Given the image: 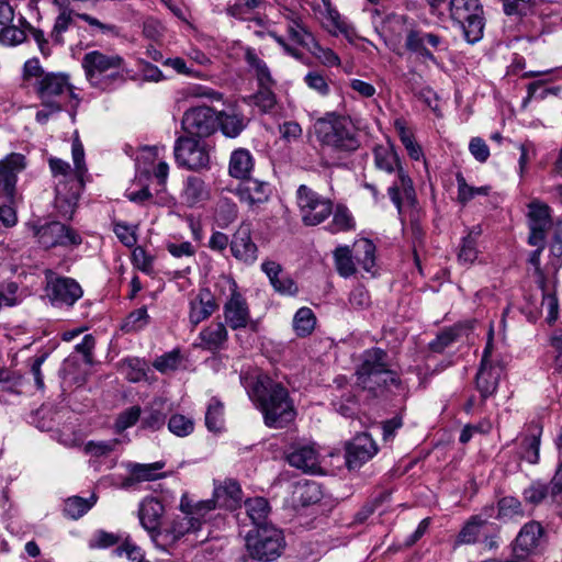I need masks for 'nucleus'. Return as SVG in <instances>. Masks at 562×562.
I'll return each instance as SVG.
<instances>
[{"label": "nucleus", "instance_id": "nucleus-1", "mask_svg": "<svg viewBox=\"0 0 562 562\" xmlns=\"http://www.w3.org/2000/svg\"><path fill=\"white\" fill-rule=\"evenodd\" d=\"M240 381L250 400L263 414L268 427L282 428L294 419L293 402L280 383L260 372L243 373Z\"/></svg>", "mask_w": 562, "mask_h": 562}, {"label": "nucleus", "instance_id": "nucleus-2", "mask_svg": "<svg viewBox=\"0 0 562 562\" xmlns=\"http://www.w3.org/2000/svg\"><path fill=\"white\" fill-rule=\"evenodd\" d=\"M361 120L329 112L314 123V132L324 146L337 150L353 151L360 146L359 134L366 128Z\"/></svg>", "mask_w": 562, "mask_h": 562}, {"label": "nucleus", "instance_id": "nucleus-3", "mask_svg": "<svg viewBox=\"0 0 562 562\" xmlns=\"http://www.w3.org/2000/svg\"><path fill=\"white\" fill-rule=\"evenodd\" d=\"M87 81L94 88L109 90L125 81L126 61L115 53L102 50L87 52L81 59Z\"/></svg>", "mask_w": 562, "mask_h": 562}, {"label": "nucleus", "instance_id": "nucleus-4", "mask_svg": "<svg viewBox=\"0 0 562 562\" xmlns=\"http://www.w3.org/2000/svg\"><path fill=\"white\" fill-rule=\"evenodd\" d=\"M357 384L374 394L389 385L397 386V374L390 369L387 355L380 348L364 351L357 370Z\"/></svg>", "mask_w": 562, "mask_h": 562}, {"label": "nucleus", "instance_id": "nucleus-5", "mask_svg": "<svg viewBox=\"0 0 562 562\" xmlns=\"http://www.w3.org/2000/svg\"><path fill=\"white\" fill-rule=\"evenodd\" d=\"M373 154L374 164L378 169L387 173L396 172V180L387 189V193L393 204L401 212L402 195L407 200H412L415 196L413 181L402 168L398 156L392 146H375Z\"/></svg>", "mask_w": 562, "mask_h": 562}, {"label": "nucleus", "instance_id": "nucleus-6", "mask_svg": "<svg viewBox=\"0 0 562 562\" xmlns=\"http://www.w3.org/2000/svg\"><path fill=\"white\" fill-rule=\"evenodd\" d=\"M26 167L22 154L12 153L2 159V225L12 227L18 222L16 205L20 198L15 192L18 173Z\"/></svg>", "mask_w": 562, "mask_h": 562}, {"label": "nucleus", "instance_id": "nucleus-7", "mask_svg": "<svg viewBox=\"0 0 562 562\" xmlns=\"http://www.w3.org/2000/svg\"><path fill=\"white\" fill-rule=\"evenodd\" d=\"M284 537L272 525L250 530L246 537V548L252 559L272 561L280 557L284 548Z\"/></svg>", "mask_w": 562, "mask_h": 562}, {"label": "nucleus", "instance_id": "nucleus-8", "mask_svg": "<svg viewBox=\"0 0 562 562\" xmlns=\"http://www.w3.org/2000/svg\"><path fill=\"white\" fill-rule=\"evenodd\" d=\"M449 10L451 19L462 26L468 43L474 44L483 37V9L479 0H451Z\"/></svg>", "mask_w": 562, "mask_h": 562}, {"label": "nucleus", "instance_id": "nucleus-9", "mask_svg": "<svg viewBox=\"0 0 562 562\" xmlns=\"http://www.w3.org/2000/svg\"><path fill=\"white\" fill-rule=\"evenodd\" d=\"M296 204L306 226L319 225L333 213V202L305 184L296 190Z\"/></svg>", "mask_w": 562, "mask_h": 562}, {"label": "nucleus", "instance_id": "nucleus-10", "mask_svg": "<svg viewBox=\"0 0 562 562\" xmlns=\"http://www.w3.org/2000/svg\"><path fill=\"white\" fill-rule=\"evenodd\" d=\"M224 282L227 284L229 290V297L223 307L227 325L233 330L246 327L257 330L258 323L251 319L248 303L238 291L236 282L231 278H224Z\"/></svg>", "mask_w": 562, "mask_h": 562}, {"label": "nucleus", "instance_id": "nucleus-11", "mask_svg": "<svg viewBox=\"0 0 562 562\" xmlns=\"http://www.w3.org/2000/svg\"><path fill=\"white\" fill-rule=\"evenodd\" d=\"M46 295L56 307H70L83 294L80 284L71 278L58 277L52 270L45 272Z\"/></svg>", "mask_w": 562, "mask_h": 562}, {"label": "nucleus", "instance_id": "nucleus-12", "mask_svg": "<svg viewBox=\"0 0 562 562\" xmlns=\"http://www.w3.org/2000/svg\"><path fill=\"white\" fill-rule=\"evenodd\" d=\"M175 158L179 166L189 170L207 168L210 155L206 145L192 137H179L175 145Z\"/></svg>", "mask_w": 562, "mask_h": 562}, {"label": "nucleus", "instance_id": "nucleus-13", "mask_svg": "<svg viewBox=\"0 0 562 562\" xmlns=\"http://www.w3.org/2000/svg\"><path fill=\"white\" fill-rule=\"evenodd\" d=\"M526 217L529 228L528 244L541 245L547 241V234L553 224L551 207L539 199H533L527 205Z\"/></svg>", "mask_w": 562, "mask_h": 562}, {"label": "nucleus", "instance_id": "nucleus-14", "mask_svg": "<svg viewBox=\"0 0 562 562\" xmlns=\"http://www.w3.org/2000/svg\"><path fill=\"white\" fill-rule=\"evenodd\" d=\"M34 235L38 244L46 249L56 246H77L81 244V237L60 222H50L35 227Z\"/></svg>", "mask_w": 562, "mask_h": 562}, {"label": "nucleus", "instance_id": "nucleus-15", "mask_svg": "<svg viewBox=\"0 0 562 562\" xmlns=\"http://www.w3.org/2000/svg\"><path fill=\"white\" fill-rule=\"evenodd\" d=\"M164 514L165 507L162 503L155 497H146L139 504L138 519L140 526L148 532L154 544L162 549H165V543L160 541L164 535L160 525Z\"/></svg>", "mask_w": 562, "mask_h": 562}, {"label": "nucleus", "instance_id": "nucleus-16", "mask_svg": "<svg viewBox=\"0 0 562 562\" xmlns=\"http://www.w3.org/2000/svg\"><path fill=\"white\" fill-rule=\"evenodd\" d=\"M183 131L196 137H207L216 131L214 108H189L182 117Z\"/></svg>", "mask_w": 562, "mask_h": 562}, {"label": "nucleus", "instance_id": "nucleus-17", "mask_svg": "<svg viewBox=\"0 0 562 562\" xmlns=\"http://www.w3.org/2000/svg\"><path fill=\"white\" fill-rule=\"evenodd\" d=\"M494 531V524L482 518L480 515H475L467 520L460 530L456 542L457 544H472L479 541L481 537H484L485 546L492 549L497 546L493 536Z\"/></svg>", "mask_w": 562, "mask_h": 562}, {"label": "nucleus", "instance_id": "nucleus-18", "mask_svg": "<svg viewBox=\"0 0 562 562\" xmlns=\"http://www.w3.org/2000/svg\"><path fill=\"white\" fill-rule=\"evenodd\" d=\"M378 452V447L370 435L363 432L357 435L347 446L346 462L349 469H358L372 459Z\"/></svg>", "mask_w": 562, "mask_h": 562}, {"label": "nucleus", "instance_id": "nucleus-19", "mask_svg": "<svg viewBox=\"0 0 562 562\" xmlns=\"http://www.w3.org/2000/svg\"><path fill=\"white\" fill-rule=\"evenodd\" d=\"M82 188L83 181L80 180L70 179L69 181H59L57 183L55 206L63 217L71 218Z\"/></svg>", "mask_w": 562, "mask_h": 562}, {"label": "nucleus", "instance_id": "nucleus-20", "mask_svg": "<svg viewBox=\"0 0 562 562\" xmlns=\"http://www.w3.org/2000/svg\"><path fill=\"white\" fill-rule=\"evenodd\" d=\"M236 194L241 203L247 204L251 210H257L268 202L271 190L265 181L247 179L237 187Z\"/></svg>", "mask_w": 562, "mask_h": 562}, {"label": "nucleus", "instance_id": "nucleus-21", "mask_svg": "<svg viewBox=\"0 0 562 562\" xmlns=\"http://www.w3.org/2000/svg\"><path fill=\"white\" fill-rule=\"evenodd\" d=\"M406 47L419 55L425 60H430L434 64H438L434 54L427 48V45L432 47L435 50L442 49V38L434 33H425L420 31H411L406 37Z\"/></svg>", "mask_w": 562, "mask_h": 562}, {"label": "nucleus", "instance_id": "nucleus-22", "mask_svg": "<svg viewBox=\"0 0 562 562\" xmlns=\"http://www.w3.org/2000/svg\"><path fill=\"white\" fill-rule=\"evenodd\" d=\"M322 2L323 7L311 5L316 16L321 20L323 27L331 35H348L350 26L342 19L340 13L331 5L330 0H322Z\"/></svg>", "mask_w": 562, "mask_h": 562}, {"label": "nucleus", "instance_id": "nucleus-23", "mask_svg": "<svg viewBox=\"0 0 562 562\" xmlns=\"http://www.w3.org/2000/svg\"><path fill=\"white\" fill-rule=\"evenodd\" d=\"M66 91H69L70 94L77 99V95L70 87L68 76L61 72H47L45 78L38 81V86L35 89V92L43 100L60 95Z\"/></svg>", "mask_w": 562, "mask_h": 562}, {"label": "nucleus", "instance_id": "nucleus-24", "mask_svg": "<svg viewBox=\"0 0 562 562\" xmlns=\"http://www.w3.org/2000/svg\"><path fill=\"white\" fill-rule=\"evenodd\" d=\"M217 310L213 294L207 289H201L190 302L189 321L193 326L209 318Z\"/></svg>", "mask_w": 562, "mask_h": 562}, {"label": "nucleus", "instance_id": "nucleus-25", "mask_svg": "<svg viewBox=\"0 0 562 562\" xmlns=\"http://www.w3.org/2000/svg\"><path fill=\"white\" fill-rule=\"evenodd\" d=\"M290 465L307 473H317L319 470V456L314 446L303 445L293 448L288 454Z\"/></svg>", "mask_w": 562, "mask_h": 562}, {"label": "nucleus", "instance_id": "nucleus-26", "mask_svg": "<svg viewBox=\"0 0 562 562\" xmlns=\"http://www.w3.org/2000/svg\"><path fill=\"white\" fill-rule=\"evenodd\" d=\"M248 119L237 108H226L216 112V128L227 137H236L247 126Z\"/></svg>", "mask_w": 562, "mask_h": 562}, {"label": "nucleus", "instance_id": "nucleus-27", "mask_svg": "<svg viewBox=\"0 0 562 562\" xmlns=\"http://www.w3.org/2000/svg\"><path fill=\"white\" fill-rule=\"evenodd\" d=\"M262 271L269 278V281L276 292L281 295H295L299 291L293 279L282 272V268L274 261H266L261 265Z\"/></svg>", "mask_w": 562, "mask_h": 562}, {"label": "nucleus", "instance_id": "nucleus-28", "mask_svg": "<svg viewBox=\"0 0 562 562\" xmlns=\"http://www.w3.org/2000/svg\"><path fill=\"white\" fill-rule=\"evenodd\" d=\"M542 427L538 423H531L527 426L520 440V456L530 464L539 462L540 437Z\"/></svg>", "mask_w": 562, "mask_h": 562}, {"label": "nucleus", "instance_id": "nucleus-29", "mask_svg": "<svg viewBox=\"0 0 562 562\" xmlns=\"http://www.w3.org/2000/svg\"><path fill=\"white\" fill-rule=\"evenodd\" d=\"M542 536V528L538 522H528L526 524L515 540L514 551L518 558H524L525 555L532 552L540 542Z\"/></svg>", "mask_w": 562, "mask_h": 562}, {"label": "nucleus", "instance_id": "nucleus-30", "mask_svg": "<svg viewBox=\"0 0 562 562\" xmlns=\"http://www.w3.org/2000/svg\"><path fill=\"white\" fill-rule=\"evenodd\" d=\"M231 250L235 258L245 262H254L257 258V246L251 240L248 226H241L234 234Z\"/></svg>", "mask_w": 562, "mask_h": 562}, {"label": "nucleus", "instance_id": "nucleus-31", "mask_svg": "<svg viewBox=\"0 0 562 562\" xmlns=\"http://www.w3.org/2000/svg\"><path fill=\"white\" fill-rule=\"evenodd\" d=\"M502 373L503 367L501 364L487 366L481 363L475 382L482 400L495 394Z\"/></svg>", "mask_w": 562, "mask_h": 562}, {"label": "nucleus", "instance_id": "nucleus-32", "mask_svg": "<svg viewBox=\"0 0 562 562\" xmlns=\"http://www.w3.org/2000/svg\"><path fill=\"white\" fill-rule=\"evenodd\" d=\"M216 508L214 499L200 501L192 503L187 494H183L180 499L179 509L182 514H189L191 520L194 522L198 530L201 529L202 524L206 521L209 514Z\"/></svg>", "mask_w": 562, "mask_h": 562}, {"label": "nucleus", "instance_id": "nucleus-33", "mask_svg": "<svg viewBox=\"0 0 562 562\" xmlns=\"http://www.w3.org/2000/svg\"><path fill=\"white\" fill-rule=\"evenodd\" d=\"M199 338V347L209 351H216L225 346L228 338V333L223 323H211L209 326L201 330Z\"/></svg>", "mask_w": 562, "mask_h": 562}, {"label": "nucleus", "instance_id": "nucleus-34", "mask_svg": "<svg viewBox=\"0 0 562 562\" xmlns=\"http://www.w3.org/2000/svg\"><path fill=\"white\" fill-rule=\"evenodd\" d=\"M214 501L216 506L234 508L241 501V488L234 480H226L214 488Z\"/></svg>", "mask_w": 562, "mask_h": 562}, {"label": "nucleus", "instance_id": "nucleus-35", "mask_svg": "<svg viewBox=\"0 0 562 562\" xmlns=\"http://www.w3.org/2000/svg\"><path fill=\"white\" fill-rule=\"evenodd\" d=\"M293 502L301 506H308L322 498L321 486L313 480H301L294 484L292 492Z\"/></svg>", "mask_w": 562, "mask_h": 562}, {"label": "nucleus", "instance_id": "nucleus-36", "mask_svg": "<svg viewBox=\"0 0 562 562\" xmlns=\"http://www.w3.org/2000/svg\"><path fill=\"white\" fill-rule=\"evenodd\" d=\"M482 234L480 225L473 226L462 238L458 260L463 265H472L479 257L477 240Z\"/></svg>", "mask_w": 562, "mask_h": 562}, {"label": "nucleus", "instance_id": "nucleus-37", "mask_svg": "<svg viewBox=\"0 0 562 562\" xmlns=\"http://www.w3.org/2000/svg\"><path fill=\"white\" fill-rule=\"evenodd\" d=\"M165 403L162 397H156L145 407V415L140 420L142 428L157 431L164 426L166 420Z\"/></svg>", "mask_w": 562, "mask_h": 562}, {"label": "nucleus", "instance_id": "nucleus-38", "mask_svg": "<svg viewBox=\"0 0 562 562\" xmlns=\"http://www.w3.org/2000/svg\"><path fill=\"white\" fill-rule=\"evenodd\" d=\"M192 531H198V528L191 520L190 515L183 514L182 516H177L172 519L169 527L162 531L164 535L161 538H164V541H161V543H165L166 547L167 544L176 542L184 535Z\"/></svg>", "mask_w": 562, "mask_h": 562}, {"label": "nucleus", "instance_id": "nucleus-39", "mask_svg": "<svg viewBox=\"0 0 562 562\" xmlns=\"http://www.w3.org/2000/svg\"><path fill=\"white\" fill-rule=\"evenodd\" d=\"M210 196L205 182L199 177H189L184 183L182 199L189 206L198 205Z\"/></svg>", "mask_w": 562, "mask_h": 562}, {"label": "nucleus", "instance_id": "nucleus-40", "mask_svg": "<svg viewBox=\"0 0 562 562\" xmlns=\"http://www.w3.org/2000/svg\"><path fill=\"white\" fill-rule=\"evenodd\" d=\"M254 167L251 154L244 148L233 151L229 160V175L236 179H249L248 176Z\"/></svg>", "mask_w": 562, "mask_h": 562}, {"label": "nucleus", "instance_id": "nucleus-41", "mask_svg": "<svg viewBox=\"0 0 562 562\" xmlns=\"http://www.w3.org/2000/svg\"><path fill=\"white\" fill-rule=\"evenodd\" d=\"M560 88L549 86L543 80H537L528 86V94L525 102H549L554 103L559 100Z\"/></svg>", "mask_w": 562, "mask_h": 562}, {"label": "nucleus", "instance_id": "nucleus-42", "mask_svg": "<svg viewBox=\"0 0 562 562\" xmlns=\"http://www.w3.org/2000/svg\"><path fill=\"white\" fill-rule=\"evenodd\" d=\"M248 517L251 519L255 528L269 525L267 517L270 513L269 503L263 497H255L247 499L245 503Z\"/></svg>", "mask_w": 562, "mask_h": 562}, {"label": "nucleus", "instance_id": "nucleus-43", "mask_svg": "<svg viewBox=\"0 0 562 562\" xmlns=\"http://www.w3.org/2000/svg\"><path fill=\"white\" fill-rule=\"evenodd\" d=\"M184 95H186V98L183 99V101H186V102H202L200 105H206V102L214 103V102L223 101V95L220 92H217L209 87H204V86H200V85H193V86L188 87L184 90Z\"/></svg>", "mask_w": 562, "mask_h": 562}, {"label": "nucleus", "instance_id": "nucleus-44", "mask_svg": "<svg viewBox=\"0 0 562 562\" xmlns=\"http://www.w3.org/2000/svg\"><path fill=\"white\" fill-rule=\"evenodd\" d=\"M95 502L97 497L94 495L89 498L71 496L65 501L64 514L71 519H78L87 514Z\"/></svg>", "mask_w": 562, "mask_h": 562}, {"label": "nucleus", "instance_id": "nucleus-45", "mask_svg": "<svg viewBox=\"0 0 562 562\" xmlns=\"http://www.w3.org/2000/svg\"><path fill=\"white\" fill-rule=\"evenodd\" d=\"M316 325V317L308 307H301L293 317V329L299 337L311 335Z\"/></svg>", "mask_w": 562, "mask_h": 562}, {"label": "nucleus", "instance_id": "nucleus-46", "mask_svg": "<svg viewBox=\"0 0 562 562\" xmlns=\"http://www.w3.org/2000/svg\"><path fill=\"white\" fill-rule=\"evenodd\" d=\"M333 220L327 226V231L331 234L347 232L355 228V221L349 210L344 205H337L333 210Z\"/></svg>", "mask_w": 562, "mask_h": 562}, {"label": "nucleus", "instance_id": "nucleus-47", "mask_svg": "<svg viewBox=\"0 0 562 562\" xmlns=\"http://www.w3.org/2000/svg\"><path fill=\"white\" fill-rule=\"evenodd\" d=\"M356 258L362 268L370 272L374 267L375 261V246L367 238H361L355 243Z\"/></svg>", "mask_w": 562, "mask_h": 562}, {"label": "nucleus", "instance_id": "nucleus-48", "mask_svg": "<svg viewBox=\"0 0 562 562\" xmlns=\"http://www.w3.org/2000/svg\"><path fill=\"white\" fill-rule=\"evenodd\" d=\"M551 486L552 481L549 484L542 483L540 481L532 482L527 488H525L522 493L525 502L536 506L542 503L549 496L555 498L557 496L552 495Z\"/></svg>", "mask_w": 562, "mask_h": 562}, {"label": "nucleus", "instance_id": "nucleus-49", "mask_svg": "<svg viewBox=\"0 0 562 562\" xmlns=\"http://www.w3.org/2000/svg\"><path fill=\"white\" fill-rule=\"evenodd\" d=\"M458 184V201L465 205L468 202L473 200L476 195H488L491 192L490 186L473 187L467 183L464 177L461 173L457 175Z\"/></svg>", "mask_w": 562, "mask_h": 562}, {"label": "nucleus", "instance_id": "nucleus-50", "mask_svg": "<svg viewBox=\"0 0 562 562\" xmlns=\"http://www.w3.org/2000/svg\"><path fill=\"white\" fill-rule=\"evenodd\" d=\"M334 259L338 273L341 277H350L356 272L352 260V251L348 246H339L334 251Z\"/></svg>", "mask_w": 562, "mask_h": 562}, {"label": "nucleus", "instance_id": "nucleus-51", "mask_svg": "<svg viewBox=\"0 0 562 562\" xmlns=\"http://www.w3.org/2000/svg\"><path fill=\"white\" fill-rule=\"evenodd\" d=\"M47 72L44 71L37 58L27 59L24 63L22 71V80L26 86L33 87L34 90L38 86V81L44 79Z\"/></svg>", "mask_w": 562, "mask_h": 562}, {"label": "nucleus", "instance_id": "nucleus-52", "mask_svg": "<svg viewBox=\"0 0 562 562\" xmlns=\"http://www.w3.org/2000/svg\"><path fill=\"white\" fill-rule=\"evenodd\" d=\"M223 415V404L215 398L211 400L205 414V425L207 429L211 431H220L224 425Z\"/></svg>", "mask_w": 562, "mask_h": 562}, {"label": "nucleus", "instance_id": "nucleus-53", "mask_svg": "<svg viewBox=\"0 0 562 562\" xmlns=\"http://www.w3.org/2000/svg\"><path fill=\"white\" fill-rule=\"evenodd\" d=\"M245 58L249 67L255 71L259 85L272 83V78L266 63L260 59L255 50L247 49Z\"/></svg>", "mask_w": 562, "mask_h": 562}, {"label": "nucleus", "instance_id": "nucleus-54", "mask_svg": "<svg viewBox=\"0 0 562 562\" xmlns=\"http://www.w3.org/2000/svg\"><path fill=\"white\" fill-rule=\"evenodd\" d=\"M168 429L177 437H187L193 432L194 422L186 415L173 414L168 420Z\"/></svg>", "mask_w": 562, "mask_h": 562}, {"label": "nucleus", "instance_id": "nucleus-55", "mask_svg": "<svg viewBox=\"0 0 562 562\" xmlns=\"http://www.w3.org/2000/svg\"><path fill=\"white\" fill-rule=\"evenodd\" d=\"M71 155L75 166V178L71 180H80L83 181V176L87 172V167L85 162V150L83 145L79 139L78 133H75V137L72 139L71 145Z\"/></svg>", "mask_w": 562, "mask_h": 562}, {"label": "nucleus", "instance_id": "nucleus-56", "mask_svg": "<svg viewBox=\"0 0 562 562\" xmlns=\"http://www.w3.org/2000/svg\"><path fill=\"white\" fill-rule=\"evenodd\" d=\"M285 27L290 40L293 41L294 43L301 46H308L310 42H314L312 33L303 23L302 19L297 22L292 21L291 24L286 25Z\"/></svg>", "mask_w": 562, "mask_h": 562}, {"label": "nucleus", "instance_id": "nucleus-57", "mask_svg": "<svg viewBox=\"0 0 562 562\" xmlns=\"http://www.w3.org/2000/svg\"><path fill=\"white\" fill-rule=\"evenodd\" d=\"M149 323V315L146 307H139L131 312L122 324V329L125 331H137L143 329Z\"/></svg>", "mask_w": 562, "mask_h": 562}, {"label": "nucleus", "instance_id": "nucleus-58", "mask_svg": "<svg viewBox=\"0 0 562 562\" xmlns=\"http://www.w3.org/2000/svg\"><path fill=\"white\" fill-rule=\"evenodd\" d=\"M140 415L142 408L137 405L131 406L121 412L114 424L116 432H122L134 426L139 420Z\"/></svg>", "mask_w": 562, "mask_h": 562}, {"label": "nucleus", "instance_id": "nucleus-59", "mask_svg": "<svg viewBox=\"0 0 562 562\" xmlns=\"http://www.w3.org/2000/svg\"><path fill=\"white\" fill-rule=\"evenodd\" d=\"M122 540L119 533L97 530L89 539V547L91 549H106L120 543Z\"/></svg>", "mask_w": 562, "mask_h": 562}, {"label": "nucleus", "instance_id": "nucleus-60", "mask_svg": "<svg viewBox=\"0 0 562 562\" xmlns=\"http://www.w3.org/2000/svg\"><path fill=\"white\" fill-rule=\"evenodd\" d=\"M313 47L311 48L312 54L326 67H337L340 65V58L338 55L328 47H323L315 41L312 42Z\"/></svg>", "mask_w": 562, "mask_h": 562}, {"label": "nucleus", "instance_id": "nucleus-61", "mask_svg": "<svg viewBox=\"0 0 562 562\" xmlns=\"http://www.w3.org/2000/svg\"><path fill=\"white\" fill-rule=\"evenodd\" d=\"M119 439H111L106 441H88L85 445V452L91 457H103L111 453L119 445Z\"/></svg>", "mask_w": 562, "mask_h": 562}, {"label": "nucleus", "instance_id": "nucleus-62", "mask_svg": "<svg viewBox=\"0 0 562 562\" xmlns=\"http://www.w3.org/2000/svg\"><path fill=\"white\" fill-rule=\"evenodd\" d=\"M521 503L515 497H503L498 502V517L499 518H513L516 516H521Z\"/></svg>", "mask_w": 562, "mask_h": 562}, {"label": "nucleus", "instance_id": "nucleus-63", "mask_svg": "<svg viewBox=\"0 0 562 562\" xmlns=\"http://www.w3.org/2000/svg\"><path fill=\"white\" fill-rule=\"evenodd\" d=\"M133 265L144 273L150 274L154 268V257L146 252V250L138 246L132 252Z\"/></svg>", "mask_w": 562, "mask_h": 562}, {"label": "nucleus", "instance_id": "nucleus-64", "mask_svg": "<svg viewBox=\"0 0 562 562\" xmlns=\"http://www.w3.org/2000/svg\"><path fill=\"white\" fill-rule=\"evenodd\" d=\"M71 23V12L66 10L65 8L59 13V15L56 18L53 31H52V38L55 43L61 44L63 43V36L61 34L68 30L69 25Z\"/></svg>", "mask_w": 562, "mask_h": 562}]
</instances>
